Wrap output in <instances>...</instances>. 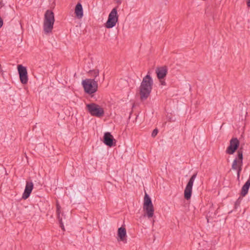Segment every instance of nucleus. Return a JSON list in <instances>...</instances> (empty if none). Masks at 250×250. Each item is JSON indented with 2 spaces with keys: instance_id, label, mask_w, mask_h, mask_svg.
Here are the masks:
<instances>
[{
  "instance_id": "obj_1",
  "label": "nucleus",
  "mask_w": 250,
  "mask_h": 250,
  "mask_svg": "<svg viewBox=\"0 0 250 250\" xmlns=\"http://www.w3.org/2000/svg\"><path fill=\"white\" fill-rule=\"evenodd\" d=\"M153 82L150 75H146L143 79L140 86V96L141 101H145L149 96L152 89Z\"/></svg>"
},
{
  "instance_id": "obj_2",
  "label": "nucleus",
  "mask_w": 250,
  "mask_h": 250,
  "mask_svg": "<svg viewBox=\"0 0 250 250\" xmlns=\"http://www.w3.org/2000/svg\"><path fill=\"white\" fill-rule=\"evenodd\" d=\"M55 21L53 12L47 10L44 14V18L43 24V31L45 34H48L52 32Z\"/></svg>"
},
{
  "instance_id": "obj_3",
  "label": "nucleus",
  "mask_w": 250,
  "mask_h": 250,
  "mask_svg": "<svg viewBox=\"0 0 250 250\" xmlns=\"http://www.w3.org/2000/svg\"><path fill=\"white\" fill-rule=\"evenodd\" d=\"M98 80L96 79H86L83 80L82 84L84 92L88 94H92L98 90Z\"/></svg>"
},
{
  "instance_id": "obj_4",
  "label": "nucleus",
  "mask_w": 250,
  "mask_h": 250,
  "mask_svg": "<svg viewBox=\"0 0 250 250\" xmlns=\"http://www.w3.org/2000/svg\"><path fill=\"white\" fill-rule=\"evenodd\" d=\"M143 209L146 215L148 218H152L154 215V207L152 201L149 195L146 193L144 197Z\"/></svg>"
},
{
  "instance_id": "obj_5",
  "label": "nucleus",
  "mask_w": 250,
  "mask_h": 250,
  "mask_svg": "<svg viewBox=\"0 0 250 250\" xmlns=\"http://www.w3.org/2000/svg\"><path fill=\"white\" fill-rule=\"evenodd\" d=\"M86 107L89 113L92 116L100 117L104 114V109L95 103L87 104Z\"/></svg>"
},
{
  "instance_id": "obj_6",
  "label": "nucleus",
  "mask_w": 250,
  "mask_h": 250,
  "mask_svg": "<svg viewBox=\"0 0 250 250\" xmlns=\"http://www.w3.org/2000/svg\"><path fill=\"white\" fill-rule=\"evenodd\" d=\"M118 21L117 10L116 8H114L108 15L107 21L105 23V27L107 28H111L116 25Z\"/></svg>"
},
{
  "instance_id": "obj_7",
  "label": "nucleus",
  "mask_w": 250,
  "mask_h": 250,
  "mask_svg": "<svg viewBox=\"0 0 250 250\" xmlns=\"http://www.w3.org/2000/svg\"><path fill=\"white\" fill-rule=\"evenodd\" d=\"M197 173H194L189 179L184 190V197L188 200L190 199L193 182L197 176Z\"/></svg>"
},
{
  "instance_id": "obj_8",
  "label": "nucleus",
  "mask_w": 250,
  "mask_h": 250,
  "mask_svg": "<svg viewBox=\"0 0 250 250\" xmlns=\"http://www.w3.org/2000/svg\"><path fill=\"white\" fill-rule=\"evenodd\" d=\"M240 142L237 138H232L229 141V145L227 147L226 152L228 154H233L238 148Z\"/></svg>"
},
{
  "instance_id": "obj_9",
  "label": "nucleus",
  "mask_w": 250,
  "mask_h": 250,
  "mask_svg": "<svg viewBox=\"0 0 250 250\" xmlns=\"http://www.w3.org/2000/svg\"><path fill=\"white\" fill-rule=\"evenodd\" d=\"M20 79L21 83L25 84L27 83L28 78L26 68L21 64L17 66Z\"/></svg>"
},
{
  "instance_id": "obj_10",
  "label": "nucleus",
  "mask_w": 250,
  "mask_h": 250,
  "mask_svg": "<svg viewBox=\"0 0 250 250\" xmlns=\"http://www.w3.org/2000/svg\"><path fill=\"white\" fill-rule=\"evenodd\" d=\"M103 142L108 146H112L116 145V140L109 132L104 133L103 137Z\"/></svg>"
},
{
  "instance_id": "obj_11",
  "label": "nucleus",
  "mask_w": 250,
  "mask_h": 250,
  "mask_svg": "<svg viewBox=\"0 0 250 250\" xmlns=\"http://www.w3.org/2000/svg\"><path fill=\"white\" fill-rule=\"evenodd\" d=\"M167 67L166 65L157 67L156 68L155 72L158 79L159 80L163 79L166 76L167 73Z\"/></svg>"
},
{
  "instance_id": "obj_12",
  "label": "nucleus",
  "mask_w": 250,
  "mask_h": 250,
  "mask_svg": "<svg viewBox=\"0 0 250 250\" xmlns=\"http://www.w3.org/2000/svg\"><path fill=\"white\" fill-rule=\"evenodd\" d=\"M33 183L31 182H27L26 184V186H25V188L24 192L22 194V199H26L29 197V196L32 192V190L33 189Z\"/></svg>"
},
{
  "instance_id": "obj_13",
  "label": "nucleus",
  "mask_w": 250,
  "mask_h": 250,
  "mask_svg": "<svg viewBox=\"0 0 250 250\" xmlns=\"http://www.w3.org/2000/svg\"><path fill=\"white\" fill-rule=\"evenodd\" d=\"M118 241H122L124 243L126 242V231L125 228L120 227L118 229Z\"/></svg>"
},
{
  "instance_id": "obj_14",
  "label": "nucleus",
  "mask_w": 250,
  "mask_h": 250,
  "mask_svg": "<svg viewBox=\"0 0 250 250\" xmlns=\"http://www.w3.org/2000/svg\"><path fill=\"white\" fill-rule=\"evenodd\" d=\"M237 157H238V163L239 165V167L238 169V173H237V179H239L240 177V172L242 170V166L243 164V151L241 149H239L237 151Z\"/></svg>"
},
{
  "instance_id": "obj_15",
  "label": "nucleus",
  "mask_w": 250,
  "mask_h": 250,
  "mask_svg": "<svg viewBox=\"0 0 250 250\" xmlns=\"http://www.w3.org/2000/svg\"><path fill=\"white\" fill-rule=\"evenodd\" d=\"M75 13L76 17L81 19L83 18V8L82 5L80 3H78L75 7Z\"/></svg>"
},
{
  "instance_id": "obj_16",
  "label": "nucleus",
  "mask_w": 250,
  "mask_h": 250,
  "mask_svg": "<svg viewBox=\"0 0 250 250\" xmlns=\"http://www.w3.org/2000/svg\"><path fill=\"white\" fill-rule=\"evenodd\" d=\"M57 214L58 216V218L60 223V227L62 229V218L61 216V207L60 205H59L58 203L57 202Z\"/></svg>"
},
{
  "instance_id": "obj_17",
  "label": "nucleus",
  "mask_w": 250,
  "mask_h": 250,
  "mask_svg": "<svg viewBox=\"0 0 250 250\" xmlns=\"http://www.w3.org/2000/svg\"><path fill=\"white\" fill-rule=\"evenodd\" d=\"M89 74H90V75L92 76H93L94 77V79H96V80H98L97 79V76H98L99 74V71L98 69H94V70H90L89 71Z\"/></svg>"
},
{
  "instance_id": "obj_18",
  "label": "nucleus",
  "mask_w": 250,
  "mask_h": 250,
  "mask_svg": "<svg viewBox=\"0 0 250 250\" xmlns=\"http://www.w3.org/2000/svg\"><path fill=\"white\" fill-rule=\"evenodd\" d=\"M237 164H238L237 159H235L233 160L232 164V169L233 170H237L238 171V167H239V165L237 166Z\"/></svg>"
},
{
  "instance_id": "obj_19",
  "label": "nucleus",
  "mask_w": 250,
  "mask_h": 250,
  "mask_svg": "<svg viewBox=\"0 0 250 250\" xmlns=\"http://www.w3.org/2000/svg\"><path fill=\"white\" fill-rule=\"evenodd\" d=\"M242 200V198L241 197H239L238 199L236 201L235 203V208H237L238 206H240V204L241 203V202Z\"/></svg>"
},
{
  "instance_id": "obj_20",
  "label": "nucleus",
  "mask_w": 250,
  "mask_h": 250,
  "mask_svg": "<svg viewBox=\"0 0 250 250\" xmlns=\"http://www.w3.org/2000/svg\"><path fill=\"white\" fill-rule=\"evenodd\" d=\"M68 73H69V72H67V70H66V72H65V75H66V76H65V79H66V80H65V83H68V81L69 82H70V77H71V76H70V75L68 76V74H69Z\"/></svg>"
},
{
  "instance_id": "obj_21",
  "label": "nucleus",
  "mask_w": 250,
  "mask_h": 250,
  "mask_svg": "<svg viewBox=\"0 0 250 250\" xmlns=\"http://www.w3.org/2000/svg\"><path fill=\"white\" fill-rule=\"evenodd\" d=\"M158 129H157V128L154 129L153 130L152 132L151 136H152V137H155L157 135V134H158Z\"/></svg>"
},
{
  "instance_id": "obj_22",
  "label": "nucleus",
  "mask_w": 250,
  "mask_h": 250,
  "mask_svg": "<svg viewBox=\"0 0 250 250\" xmlns=\"http://www.w3.org/2000/svg\"><path fill=\"white\" fill-rule=\"evenodd\" d=\"M160 82L161 85H165L166 84V83L165 82V81L164 80H162V79L160 80Z\"/></svg>"
},
{
  "instance_id": "obj_23",
  "label": "nucleus",
  "mask_w": 250,
  "mask_h": 250,
  "mask_svg": "<svg viewBox=\"0 0 250 250\" xmlns=\"http://www.w3.org/2000/svg\"><path fill=\"white\" fill-rule=\"evenodd\" d=\"M2 25H3V20L1 18H0V28L2 27Z\"/></svg>"
},
{
  "instance_id": "obj_24",
  "label": "nucleus",
  "mask_w": 250,
  "mask_h": 250,
  "mask_svg": "<svg viewBox=\"0 0 250 250\" xmlns=\"http://www.w3.org/2000/svg\"><path fill=\"white\" fill-rule=\"evenodd\" d=\"M4 6V3L1 0H0V8H1Z\"/></svg>"
},
{
  "instance_id": "obj_25",
  "label": "nucleus",
  "mask_w": 250,
  "mask_h": 250,
  "mask_svg": "<svg viewBox=\"0 0 250 250\" xmlns=\"http://www.w3.org/2000/svg\"><path fill=\"white\" fill-rule=\"evenodd\" d=\"M247 4L248 7H250V0H247Z\"/></svg>"
},
{
  "instance_id": "obj_26",
  "label": "nucleus",
  "mask_w": 250,
  "mask_h": 250,
  "mask_svg": "<svg viewBox=\"0 0 250 250\" xmlns=\"http://www.w3.org/2000/svg\"><path fill=\"white\" fill-rule=\"evenodd\" d=\"M121 0H117V2L118 3H121Z\"/></svg>"
},
{
  "instance_id": "obj_27",
  "label": "nucleus",
  "mask_w": 250,
  "mask_h": 250,
  "mask_svg": "<svg viewBox=\"0 0 250 250\" xmlns=\"http://www.w3.org/2000/svg\"><path fill=\"white\" fill-rule=\"evenodd\" d=\"M104 80V76L103 77V81Z\"/></svg>"
},
{
  "instance_id": "obj_28",
  "label": "nucleus",
  "mask_w": 250,
  "mask_h": 250,
  "mask_svg": "<svg viewBox=\"0 0 250 250\" xmlns=\"http://www.w3.org/2000/svg\"><path fill=\"white\" fill-rule=\"evenodd\" d=\"M63 231H64V230H65V229H64V227H63Z\"/></svg>"
}]
</instances>
